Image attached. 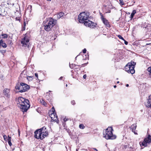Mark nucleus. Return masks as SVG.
I'll use <instances>...</instances> for the list:
<instances>
[{"label": "nucleus", "mask_w": 151, "mask_h": 151, "mask_svg": "<svg viewBox=\"0 0 151 151\" xmlns=\"http://www.w3.org/2000/svg\"><path fill=\"white\" fill-rule=\"evenodd\" d=\"M35 76L36 77V78H37L38 77V74L37 73H35Z\"/></svg>", "instance_id": "nucleus-35"}, {"label": "nucleus", "mask_w": 151, "mask_h": 151, "mask_svg": "<svg viewBox=\"0 0 151 151\" xmlns=\"http://www.w3.org/2000/svg\"><path fill=\"white\" fill-rule=\"evenodd\" d=\"M8 140V141H11V137L9 136L8 137V138L6 140Z\"/></svg>", "instance_id": "nucleus-28"}, {"label": "nucleus", "mask_w": 151, "mask_h": 151, "mask_svg": "<svg viewBox=\"0 0 151 151\" xmlns=\"http://www.w3.org/2000/svg\"><path fill=\"white\" fill-rule=\"evenodd\" d=\"M137 125L136 124H134L131 126L130 128L132 129V132H134V131L135 130L136 128Z\"/></svg>", "instance_id": "nucleus-16"}, {"label": "nucleus", "mask_w": 151, "mask_h": 151, "mask_svg": "<svg viewBox=\"0 0 151 151\" xmlns=\"http://www.w3.org/2000/svg\"><path fill=\"white\" fill-rule=\"evenodd\" d=\"M17 89H18L20 93L27 91L29 88V86L27 84L21 83L20 84H17L15 87Z\"/></svg>", "instance_id": "nucleus-6"}, {"label": "nucleus", "mask_w": 151, "mask_h": 151, "mask_svg": "<svg viewBox=\"0 0 151 151\" xmlns=\"http://www.w3.org/2000/svg\"><path fill=\"white\" fill-rule=\"evenodd\" d=\"M33 79V77L32 76H28L27 77V79L29 81H32Z\"/></svg>", "instance_id": "nucleus-21"}, {"label": "nucleus", "mask_w": 151, "mask_h": 151, "mask_svg": "<svg viewBox=\"0 0 151 151\" xmlns=\"http://www.w3.org/2000/svg\"><path fill=\"white\" fill-rule=\"evenodd\" d=\"M29 39L28 37L25 36L22 39L21 42L22 45L24 47H26L29 43Z\"/></svg>", "instance_id": "nucleus-10"}, {"label": "nucleus", "mask_w": 151, "mask_h": 151, "mask_svg": "<svg viewBox=\"0 0 151 151\" xmlns=\"http://www.w3.org/2000/svg\"><path fill=\"white\" fill-rule=\"evenodd\" d=\"M113 129L111 127H108L103 132V137L106 139H114L116 138V136L113 134Z\"/></svg>", "instance_id": "nucleus-4"}, {"label": "nucleus", "mask_w": 151, "mask_h": 151, "mask_svg": "<svg viewBox=\"0 0 151 151\" xmlns=\"http://www.w3.org/2000/svg\"><path fill=\"white\" fill-rule=\"evenodd\" d=\"M51 118L52 120H53V121L57 123L58 122L59 120L58 119V116L56 115V113H55V112H54V113L52 112V113L51 114Z\"/></svg>", "instance_id": "nucleus-12"}, {"label": "nucleus", "mask_w": 151, "mask_h": 151, "mask_svg": "<svg viewBox=\"0 0 151 151\" xmlns=\"http://www.w3.org/2000/svg\"><path fill=\"white\" fill-rule=\"evenodd\" d=\"M126 86H127V87L128 86H129V84H127L126 85Z\"/></svg>", "instance_id": "nucleus-43"}, {"label": "nucleus", "mask_w": 151, "mask_h": 151, "mask_svg": "<svg viewBox=\"0 0 151 151\" xmlns=\"http://www.w3.org/2000/svg\"><path fill=\"white\" fill-rule=\"evenodd\" d=\"M46 129V127H43L40 129L37 130L35 132V137L37 139L42 140L47 137L48 134Z\"/></svg>", "instance_id": "nucleus-2"}, {"label": "nucleus", "mask_w": 151, "mask_h": 151, "mask_svg": "<svg viewBox=\"0 0 151 151\" xmlns=\"http://www.w3.org/2000/svg\"><path fill=\"white\" fill-rule=\"evenodd\" d=\"M87 64V63H84L83 64H82V65L83 66H84V65H86Z\"/></svg>", "instance_id": "nucleus-38"}, {"label": "nucleus", "mask_w": 151, "mask_h": 151, "mask_svg": "<svg viewBox=\"0 0 151 151\" xmlns=\"http://www.w3.org/2000/svg\"><path fill=\"white\" fill-rule=\"evenodd\" d=\"M71 103L72 104L74 105L75 103V101L74 100L72 101L71 102Z\"/></svg>", "instance_id": "nucleus-34"}, {"label": "nucleus", "mask_w": 151, "mask_h": 151, "mask_svg": "<svg viewBox=\"0 0 151 151\" xmlns=\"http://www.w3.org/2000/svg\"><path fill=\"white\" fill-rule=\"evenodd\" d=\"M76 65L75 64H70L69 65V67L71 68H73L74 67H76Z\"/></svg>", "instance_id": "nucleus-22"}, {"label": "nucleus", "mask_w": 151, "mask_h": 151, "mask_svg": "<svg viewBox=\"0 0 151 151\" xmlns=\"http://www.w3.org/2000/svg\"><path fill=\"white\" fill-rule=\"evenodd\" d=\"M10 91L9 89L7 88H5L3 90L4 95L7 97L9 98L10 95Z\"/></svg>", "instance_id": "nucleus-13"}, {"label": "nucleus", "mask_w": 151, "mask_h": 151, "mask_svg": "<svg viewBox=\"0 0 151 151\" xmlns=\"http://www.w3.org/2000/svg\"><path fill=\"white\" fill-rule=\"evenodd\" d=\"M145 105L147 107L151 108V95L148 96L147 103L145 104Z\"/></svg>", "instance_id": "nucleus-14"}, {"label": "nucleus", "mask_w": 151, "mask_h": 151, "mask_svg": "<svg viewBox=\"0 0 151 151\" xmlns=\"http://www.w3.org/2000/svg\"><path fill=\"white\" fill-rule=\"evenodd\" d=\"M3 137L4 140L5 141H6V140L7 139V136H6V135H4Z\"/></svg>", "instance_id": "nucleus-29"}, {"label": "nucleus", "mask_w": 151, "mask_h": 151, "mask_svg": "<svg viewBox=\"0 0 151 151\" xmlns=\"http://www.w3.org/2000/svg\"><path fill=\"white\" fill-rule=\"evenodd\" d=\"M18 133H19V135H20V132H19V129L18 130Z\"/></svg>", "instance_id": "nucleus-42"}, {"label": "nucleus", "mask_w": 151, "mask_h": 151, "mask_svg": "<svg viewBox=\"0 0 151 151\" xmlns=\"http://www.w3.org/2000/svg\"><path fill=\"white\" fill-rule=\"evenodd\" d=\"M82 23H83L84 25L90 28H93L95 26V23L88 19Z\"/></svg>", "instance_id": "nucleus-9"}, {"label": "nucleus", "mask_w": 151, "mask_h": 151, "mask_svg": "<svg viewBox=\"0 0 151 151\" xmlns=\"http://www.w3.org/2000/svg\"><path fill=\"white\" fill-rule=\"evenodd\" d=\"M66 86H67V84L66 85Z\"/></svg>", "instance_id": "nucleus-50"}, {"label": "nucleus", "mask_w": 151, "mask_h": 151, "mask_svg": "<svg viewBox=\"0 0 151 151\" xmlns=\"http://www.w3.org/2000/svg\"><path fill=\"white\" fill-rule=\"evenodd\" d=\"M1 35L3 36V38L4 39L8 37V35L6 34H3Z\"/></svg>", "instance_id": "nucleus-23"}, {"label": "nucleus", "mask_w": 151, "mask_h": 151, "mask_svg": "<svg viewBox=\"0 0 151 151\" xmlns=\"http://www.w3.org/2000/svg\"><path fill=\"white\" fill-rule=\"evenodd\" d=\"M17 20H19V19H17Z\"/></svg>", "instance_id": "nucleus-49"}, {"label": "nucleus", "mask_w": 151, "mask_h": 151, "mask_svg": "<svg viewBox=\"0 0 151 151\" xmlns=\"http://www.w3.org/2000/svg\"><path fill=\"white\" fill-rule=\"evenodd\" d=\"M86 75H83V78L86 79Z\"/></svg>", "instance_id": "nucleus-37"}, {"label": "nucleus", "mask_w": 151, "mask_h": 151, "mask_svg": "<svg viewBox=\"0 0 151 151\" xmlns=\"http://www.w3.org/2000/svg\"><path fill=\"white\" fill-rule=\"evenodd\" d=\"M101 19L103 22L104 24L105 25V26L108 27L109 28L110 27V25L109 24L108 20L104 18L102 15H101Z\"/></svg>", "instance_id": "nucleus-11"}, {"label": "nucleus", "mask_w": 151, "mask_h": 151, "mask_svg": "<svg viewBox=\"0 0 151 151\" xmlns=\"http://www.w3.org/2000/svg\"><path fill=\"white\" fill-rule=\"evenodd\" d=\"M114 88H115L116 87V85L114 86Z\"/></svg>", "instance_id": "nucleus-44"}, {"label": "nucleus", "mask_w": 151, "mask_h": 151, "mask_svg": "<svg viewBox=\"0 0 151 151\" xmlns=\"http://www.w3.org/2000/svg\"><path fill=\"white\" fill-rule=\"evenodd\" d=\"M117 83H119V81H117Z\"/></svg>", "instance_id": "nucleus-47"}, {"label": "nucleus", "mask_w": 151, "mask_h": 151, "mask_svg": "<svg viewBox=\"0 0 151 151\" xmlns=\"http://www.w3.org/2000/svg\"><path fill=\"white\" fill-rule=\"evenodd\" d=\"M87 56L88 57L89 55L87 54Z\"/></svg>", "instance_id": "nucleus-48"}, {"label": "nucleus", "mask_w": 151, "mask_h": 151, "mask_svg": "<svg viewBox=\"0 0 151 151\" xmlns=\"http://www.w3.org/2000/svg\"><path fill=\"white\" fill-rule=\"evenodd\" d=\"M17 100V104H19L18 106L22 110V111L23 112L27 111L30 106L29 100L22 97H19Z\"/></svg>", "instance_id": "nucleus-1"}, {"label": "nucleus", "mask_w": 151, "mask_h": 151, "mask_svg": "<svg viewBox=\"0 0 151 151\" xmlns=\"http://www.w3.org/2000/svg\"><path fill=\"white\" fill-rule=\"evenodd\" d=\"M64 14V13L62 12H60L59 13H58L57 15L58 18V19H60V18L63 17Z\"/></svg>", "instance_id": "nucleus-17"}, {"label": "nucleus", "mask_w": 151, "mask_h": 151, "mask_svg": "<svg viewBox=\"0 0 151 151\" xmlns=\"http://www.w3.org/2000/svg\"><path fill=\"white\" fill-rule=\"evenodd\" d=\"M118 37L120 39L123 40H124V38L120 35H118Z\"/></svg>", "instance_id": "nucleus-27"}, {"label": "nucleus", "mask_w": 151, "mask_h": 151, "mask_svg": "<svg viewBox=\"0 0 151 151\" xmlns=\"http://www.w3.org/2000/svg\"><path fill=\"white\" fill-rule=\"evenodd\" d=\"M8 143L9 145L10 146H12V143L11 142V141H8Z\"/></svg>", "instance_id": "nucleus-33"}, {"label": "nucleus", "mask_w": 151, "mask_h": 151, "mask_svg": "<svg viewBox=\"0 0 151 151\" xmlns=\"http://www.w3.org/2000/svg\"><path fill=\"white\" fill-rule=\"evenodd\" d=\"M79 127L80 129H83L85 128V127L83 124H81L79 125Z\"/></svg>", "instance_id": "nucleus-24"}, {"label": "nucleus", "mask_w": 151, "mask_h": 151, "mask_svg": "<svg viewBox=\"0 0 151 151\" xmlns=\"http://www.w3.org/2000/svg\"><path fill=\"white\" fill-rule=\"evenodd\" d=\"M6 50H0V52L2 54H4L6 52Z\"/></svg>", "instance_id": "nucleus-25"}, {"label": "nucleus", "mask_w": 151, "mask_h": 151, "mask_svg": "<svg viewBox=\"0 0 151 151\" xmlns=\"http://www.w3.org/2000/svg\"><path fill=\"white\" fill-rule=\"evenodd\" d=\"M133 132L134 133V134H137V132H134H134Z\"/></svg>", "instance_id": "nucleus-40"}, {"label": "nucleus", "mask_w": 151, "mask_h": 151, "mask_svg": "<svg viewBox=\"0 0 151 151\" xmlns=\"http://www.w3.org/2000/svg\"><path fill=\"white\" fill-rule=\"evenodd\" d=\"M40 102L41 104L44 105L45 106L47 104L46 103L43 99H42V100H40Z\"/></svg>", "instance_id": "nucleus-19"}, {"label": "nucleus", "mask_w": 151, "mask_h": 151, "mask_svg": "<svg viewBox=\"0 0 151 151\" xmlns=\"http://www.w3.org/2000/svg\"><path fill=\"white\" fill-rule=\"evenodd\" d=\"M151 143V136L148 134V136L144 139L142 141H141L139 142L140 146L143 148L146 147Z\"/></svg>", "instance_id": "nucleus-7"}, {"label": "nucleus", "mask_w": 151, "mask_h": 151, "mask_svg": "<svg viewBox=\"0 0 151 151\" xmlns=\"http://www.w3.org/2000/svg\"><path fill=\"white\" fill-rule=\"evenodd\" d=\"M136 64L135 62L132 61L128 63L125 67V70L129 73L133 74L135 71L134 68Z\"/></svg>", "instance_id": "nucleus-5"}, {"label": "nucleus", "mask_w": 151, "mask_h": 151, "mask_svg": "<svg viewBox=\"0 0 151 151\" xmlns=\"http://www.w3.org/2000/svg\"><path fill=\"white\" fill-rule=\"evenodd\" d=\"M86 49L85 48L83 50V52L84 53H85L86 52Z\"/></svg>", "instance_id": "nucleus-31"}, {"label": "nucleus", "mask_w": 151, "mask_h": 151, "mask_svg": "<svg viewBox=\"0 0 151 151\" xmlns=\"http://www.w3.org/2000/svg\"><path fill=\"white\" fill-rule=\"evenodd\" d=\"M124 41V43H125V45H127L128 44V42H127V41H125V40Z\"/></svg>", "instance_id": "nucleus-36"}, {"label": "nucleus", "mask_w": 151, "mask_h": 151, "mask_svg": "<svg viewBox=\"0 0 151 151\" xmlns=\"http://www.w3.org/2000/svg\"><path fill=\"white\" fill-rule=\"evenodd\" d=\"M147 70L150 73V75L151 76V67H150L148 68Z\"/></svg>", "instance_id": "nucleus-26"}, {"label": "nucleus", "mask_w": 151, "mask_h": 151, "mask_svg": "<svg viewBox=\"0 0 151 151\" xmlns=\"http://www.w3.org/2000/svg\"><path fill=\"white\" fill-rule=\"evenodd\" d=\"M0 46L4 48H6L7 47V45L2 40H0Z\"/></svg>", "instance_id": "nucleus-15"}, {"label": "nucleus", "mask_w": 151, "mask_h": 151, "mask_svg": "<svg viewBox=\"0 0 151 151\" xmlns=\"http://www.w3.org/2000/svg\"><path fill=\"white\" fill-rule=\"evenodd\" d=\"M0 14L1 15H2L3 16H4V15H3V14Z\"/></svg>", "instance_id": "nucleus-45"}, {"label": "nucleus", "mask_w": 151, "mask_h": 151, "mask_svg": "<svg viewBox=\"0 0 151 151\" xmlns=\"http://www.w3.org/2000/svg\"><path fill=\"white\" fill-rule=\"evenodd\" d=\"M136 13V11L135 10H134L131 14L130 18L132 19L134 17V15Z\"/></svg>", "instance_id": "nucleus-18"}, {"label": "nucleus", "mask_w": 151, "mask_h": 151, "mask_svg": "<svg viewBox=\"0 0 151 151\" xmlns=\"http://www.w3.org/2000/svg\"><path fill=\"white\" fill-rule=\"evenodd\" d=\"M47 1H51V0H47Z\"/></svg>", "instance_id": "nucleus-46"}, {"label": "nucleus", "mask_w": 151, "mask_h": 151, "mask_svg": "<svg viewBox=\"0 0 151 151\" xmlns=\"http://www.w3.org/2000/svg\"><path fill=\"white\" fill-rule=\"evenodd\" d=\"M119 1L120 5L122 6L125 5V3L123 0H119Z\"/></svg>", "instance_id": "nucleus-20"}, {"label": "nucleus", "mask_w": 151, "mask_h": 151, "mask_svg": "<svg viewBox=\"0 0 151 151\" xmlns=\"http://www.w3.org/2000/svg\"><path fill=\"white\" fill-rule=\"evenodd\" d=\"M89 14L88 13L83 12L78 15V21L79 22H84L86 20H87L89 17Z\"/></svg>", "instance_id": "nucleus-8"}, {"label": "nucleus", "mask_w": 151, "mask_h": 151, "mask_svg": "<svg viewBox=\"0 0 151 151\" xmlns=\"http://www.w3.org/2000/svg\"><path fill=\"white\" fill-rule=\"evenodd\" d=\"M68 120V118H64L63 119V120L65 122H66V121H67Z\"/></svg>", "instance_id": "nucleus-32"}, {"label": "nucleus", "mask_w": 151, "mask_h": 151, "mask_svg": "<svg viewBox=\"0 0 151 151\" xmlns=\"http://www.w3.org/2000/svg\"><path fill=\"white\" fill-rule=\"evenodd\" d=\"M52 113H54V112H55V109L54 108V107H53L52 108Z\"/></svg>", "instance_id": "nucleus-30"}, {"label": "nucleus", "mask_w": 151, "mask_h": 151, "mask_svg": "<svg viewBox=\"0 0 151 151\" xmlns=\"http://www.w3.org/2000/svg\"><path fill=\"white\" fill-rule=\"evenodd\" d=\"M63 78V77H61L59 78V79H60V80H62V79Z\"/></svg>", "instance_id": "nucleus-39"}, {"label": "nucleus", "mask_w": 151, "mask_h": 151, "mask_svg": "<svg viewBox=\"0 0 151 151\" xmlns=\"http://www.w3.org/2000/svg\"><path fill=\"white\" fill-rule=\"evenodd\" d=\"M93 149L95 150H96L97 151V150L95 148H93Z\"/></svg>", "instance_id": "nucleus-41"}, {"label": "nucleus", "mask_w": 151, "mask_h": 151, "mask_svg": "<svg viewBox=\"0 0 151 151\" xmlns=\"http://www.w3.org/2000/svg\"><path fill=\"white\" fill-rule=\"evenodd\" d=\"M76 151H78V150H76Z\"/></svg>", "instance_id": "nucleus-51"}, {"label": "nucleus", "mask_w": 151, "mask_h": 151, "mask_svg": "<svg viewBox=\"0 0 151 151\" xmlns=\"http://www.w3.org/2000/svg\"><path fill=\"white\" fill-rule=\"evenodd\" d=\"M56 20L52 18H49L45 20L43 22L44 29L47 31H49L56 24Z\"/></svg>", "instance_id": "nucleus-3"}]
</instances>
